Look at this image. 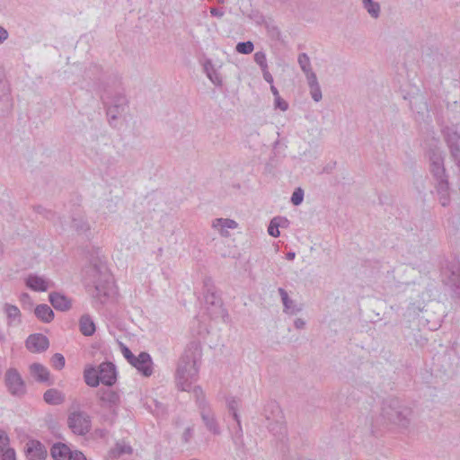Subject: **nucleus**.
<instances>
[{"label": "nucleus", "mask_w": 460, "mask_h": 460, "mask_svg": "<svg viewBox=\"0 0 460 460\" xmlns=\"http://www.w3.org/2000/svg\"><path fill=\"white\" fill-rule=\"evenodd\" d=\"M297 61L303 72H308L312 70L310 58L306 53H300L298 55Z\"/></svg>", "instance_id": "nucleus-39"}, {"label": "nucleus", "mask_w": 460, "mask_h": 460, "mask_svg": "<svg viewBox=\"0 0 460 460\" xmlns=\"http://www.w3.org/2000/svg\"><path fill=\"white\" fill-rule=\"evenodd\" d=\"M194 394H195V395L197 397V401L199 399V400L205 399L204 394H203V391H202L200 386H195L194 387Z\"/></svg>", "instance_id": "nucleus-59"}, {"label": "nucleus", "mask_w": 460, "mask_h": 460, "mask_svg": "<svg viewBox=\"0 0 460 460\" xmlns=\"http://www.w3.org/2000/svg\"><path fill=\"white\" fill-rule=\"evenodd\" d=\"M204 297L210 317H221L224 322H226L229 318V314L227 310L223 306V301L217 295L211 278H206L204 279Z\"/></svg>", "instance_id": "nucleus-4"}, {"label": "nucleus", "mask_w": 460, "mask_h": 460, "mask_svg": "<svg viewBox=\"0 0 460 460\" xmlns=\"http://www.w3.org/2000/svg\"><path fill=\"white\" fill-rule=\"evenodd\" d=\"M364 8L369 13V15L375 19L380 15V4L377 2H368L363 4Z\"/></svg>", "instance_id": "nucleus-37"}, {"label": "nucleus", "mask_w": 460, "mask_h": 460, "mask_svg": "<svg viewBox=\"0 0 460 460\" xmlns=\"http://www.w3.org/2000/svg\"><path fill=\"white\" fill-rule=\"evenodd\" d=\"M4 384L13 396L21 398L27 392L26 384L16 368L7 369L4 375Z\"/></svg>", "instance_id": "nucleus-9"}, {"label": "nucleus", "mask_w": 460, "mask_h": 460, "mask_svg": "<svg viewBox=\"0 0 460 460\" xmlns=\"http://www.w3.org/2000/svg\"><path fill=\"white\" fill-rule=\"evenodd\" d=\"M204 72L206 73L208 79L216 85L221 86L223 84L222 78L220 75L217 73L215 68L212 61L210 59H207L203 65Z\"/></svg>", "instance_id": "nucleus-28"}, {"label": "nucleus", "mask_w": 460, "mask_h": 460, "mask_svg": "<svg viewBox=\"0 0 460 460\" xmlns=\"http://www.w3.org/2000/svg\"><path fill=\"white\" fill-rule=\"evenodd\" d=\"M103 105L106 108V113L110 120H115L124 111L122 110L116 109L114 105L109 104L103 101Z\"/></svg>", "instance_id": "nucleus-38"}, {"label": "nucleus", "mask_w": 460, "mask_h": 460, "mask_svg": "<svg viewBox=\"0 0 460 460\" xmlns=\"http://www.w3.org/2000/svg\"><path fill=\"white\" fill-rule=\"evenodd\" d=\"M309 89H310V94H311L313 100L316 102H320L323 97L320 84L310 86Z\"/></svg>", "instance_id": "nucleus-47"}, {"label": "nucleus", "mask_w": 460, "mask_h": 460, "mask_svg": "<svg viewBox=\"0 0 460 460\" xmlns=\"http://www.w3.org/2000/svg\"><path fill=\"white\" fill-rule=\"evenodd\" d=\"M444 141L456 165L460 168V132L454 127H445L441 130Z\"/></svg>", "instance_id": "nucleus-7"}, {"label": "nucleus", "mask_w": 460, "mask_h": 460, "mask_svg": "<svg viewBox=\"0 0 460 460\" xmlns=\"http://www.w3.org/2000/svg\"><path fill=\"white\" fill-rule=\"evenodd\" d=\"M306 75V79H307V83H308V86H314V85H316V84H319L318 83V80H317V76L315 75L314 72H313V70H310L308 72H304Z\"/></svg>", "instance_id": "nucleus-50"}, {"label": "nucleus", "mask_w": 460, "mask_h": 460, "mask_svg": "<svg viewBox=\"0 0 460 460\" xmlns=\"http://www.w3.org/2000/svg\"><path fill=\"white\" fill-rule=\"evenodd\" d=\"M202 348L199 341H190L181 356L175 377L177 386L181 391H189L193 381H196L199 375L198 362L201 359Z\"/></svg>", "instance_id": "nucleus-2"}, {"label": "nucleus", "mask_w": 460, "mask_h": 460, "mask_svg": "<svg viewBox=\"0 0 460 460\" xmlns=\"http://www.w3.org/2000/svg\"><path fill=\"white\" fill-rule=\"evenodd\" d=\"M292 204L294 206L300 205L304 200V190L302 188L298 187L295 189L294 192L292 193L291 199H290Z\"/></svg>", "instance_id": "nucleus-42"}, {"label": "nucleus", "mask_w": 460, "mask_h": 460, "mask_svg": "<svg viewBox=\"0 0 460 460\" xmlns=\"http://www.w3.org/2000/svg\"><path fill=\"white\" fill-rule=\"evenodd\" d=\"M31 375L40 383L48 382L49 379V370L40 363H32L30 366Z\"/></svg>", "instance_id": "nucleus-25"}, {"label": "nucleus", "mask_w": 460, "mask_h": 460, "mask_svg": "<svg viewBox=\"0 0 460 460\" xmlns=\"http://www.w3.org/2000/svg\"><path fill=\"white\" fill-rule=\"evenodd\" d=\"M43 400L49 405H60L65 402V394L56 388H50L43 394Z\"/></svg>", "instance_id": "nucleus-23"}, {"label": "nucleus", "mask_w": 460, "mask_h": 460, "mask_svg": "<svg viewBox=\"0 0 460 460\" xmlns=\"http://www.w3.org/2000/svg\"><path fill=\"white\" fill-rule=\"evenodd\" d=\"M264 80L269 84H273V76L269 72L268 68L261 69Z\"/></svg>", "instance_id": "nucleus-57"}, {"label": "nucleus", "mask_w": 460, "mask_h": 460, "mask_svg": "<svg viewBox=\"0 0 460 460\" xmlns=\"http://www.w3.org/2000/svg\"><path fill=\"white\" fill-rule=\"evenodd\" d=\"M73 450L62 442L54 443L50 448V456L54 460H70Z\"/></svg>", "instance_id": "nucleus-20"}, {"label": "nucleus", "mask_w": 460, "mask_h": 460, "mask_svg": "<svg viewBox=\"0 0 460 460\" xmlns=\"http://www.w3.org/2000/svg\"><path fill=\"white\" fill-rule=\"evenodd\" d=\"M70 460H87V458L81 451L73 450Z\"/></svg>", "instance_id": "nucleus-55"}, {"label": "nucleus", "mask_w": 460, "mask_h": 460, "mask_svg": "<svg viewBox=\"0 0 460 460\" xmlns=\"http://www.w3.org/2000/svg\"><path fill=\"white\" fill-rule=\"evenodd\" d=\"M442 281L448 286L454 296L460 297V264L456 261L447 262L441 270Z\"/></svg>", "instance_id": "nucleus-5"}, {"label": "nucleus", "mask_w": 460, "mask_h": 460, "mask_svg": "<svg viewBox=\"0 0 460 460\" xmlns=\"http://www.w3.org/2000/svg\"><path fill=\"white\" fill-rule=\"evenodd\" d=\"M295 257H296V252H292V251L287 252V254H286V259L288 261H293L295 259Z\"/></svg>", "instance_id": "nucleus-62"}, {"label": "nucleus", "mask_w": 460, "mask_h": 460, "mask_svg": "<svg viewBox=\"0 0 460 460\" xmlns=\"http://www.w3.org/2000/svg\"><path fill=\"white\" fill-rule=\"evenodd\" d=\"M261 22L267 30L268 36L273 40H281V31L272 18L261 16Z\"/></svg>", "instance_id": "nucleus-24"}, {"label": "nucleus", "mask_w": 460, "mask_h": 460, "mask_svg": "<svg viewBox=\"0 0 460 460\" xmlns=\"http://www.w3.org/2000/svg\"><path fill=\"white\" fill-rule=\"evenodd\" d=\"M79 329L84 336H92L95 332V323L89 314H84L79 320Z\"/></svg>", "instance_id": "nucleus-27"}, {"label": "nucleus", "mask_w": 460, "mask_h": 460, "mask_svg": "<svg viewBox=\"0 0 460 460\" xmlns=\"http://www.w3.org/2000/svg\"><path fill=\"white\" fill-rule=\"evenodd\" d=\"M35 316L44 323H49L53 321L55 314L51 307L47 304L38 305L34 308Z\"/></svg>", "instance_id": "nucleus-21"}, {"label": "nucleus", "mask_w": 460, "mask_h": 460, "mask_svg": "<svg viewBox=\"0 0 460 460\" xmlns=\"http://www.w3.org/2000/svg\"><path fill=\"white\" fill-rule=\"evenodd\" d=\"M133 366L142 376H150L153 374V360L149 353L141 351L132 362Z\"/></svg>", "instance_id": "nucleus-14"}, {"label": "nucleus", "mask_w": 460, "mask_h": 460, "mask_svg": "<svg viewBox=\"0 0 460 460\" xmlns=\"http://www.w3.org/2000/svg\"><path fill=\"white\" fill-rule=\"evenodd\" d=\"M279 293L280 295L284 305V311L286 313L296 314L302 310L301 305H296L292 299H290L288 292L284 288H279Z\"/></svg>", "instance_id": "nucleus-22"}, {"label": "nucleus", "mask_w": 460, "mask_h": 460, "mask_svg": "<svg viewBox=\"0 0 460 460\" xmlns=\"http://www.w3.org/2000/svg\"><path fill=\"white\" fill-rule=\"evenodd\" d=\"M34 210L40 215H43L47 218H51L53 217V213L51 210H48L47 208H43L42 206L39 205L34 207Z\"/></svg>", "instance_id": "nucleus-52"}, {"label": "nucleus", "mask_w": 460, "mask_h": 460, "mask_svg": "<svg viewBox=\"0 0 460 460\" xmlns=\"http://www.w3.org/2000/svg\"><path fill=\"white\" fill-rule=\"evenodd\" d=\"M152 402L155 404V409H152L151 411L156 415L163 414L165 411V407L163 403L157 402L156 400H153Z\"/></svg>", "instance_id": "nucleus-53"}, {"label": "nucleus", "mask_w": 460, "mask_h": 460, "mask_svg": "<svg viewBox=\"0 0 460 460\" xmlns=\"http://www.w3.org/2000/svg\"><path fill=\"white\" fill-rule=\"evenodd\" d=\"M286 221V217H273L268 226V233L272 237H279L280 235L279 227L283 226L279 222Z\"/></svg>", "instance_id": "nucleus-30"}, {"label": "nucleus", "mask_w": 460, "mask_h": 460, "mask_svg": "<svg viewBox=\"0 0 460 460\" xmlns=\"http://www.w3.org/2000/svg\"><path fill=\"white\" fill-rule=\"evenodd\" d=\"M193 436V428L192 427H188L185 429L183 434H182V442L185 443V444H188L191 438Z\"/></svg>", "instance_id": "nucleus-54"}, {"label": "nucleus", "mask_w": 460, "mask_h": 460, "mask_svg": "<svg viewBox=\"0 0 460 460\" xmlns=\"http://www.w3.org/2000/svg\"><path fill=\"white\" fill-rule=\"evenodd\" d=\"M70 226L78 234H85L91 228L87 219L83 216L73 217Z\"/></svg>", "instance_id": "nucleus-29"}, {"label": "nucleus", "mask_w": 460, "mask_h": 460, "mask_svg": "<svg viewBox=\"0 0 460 460\" xmlns=\"http://www.w3.org/2000/svg\"><path fill=\"white\" fill-rule=\"evenodd\" d=\"M234 421L236 422V427L234 428V432L233 433V442L236 447H242L243 446V435L241 420L239 418L238 420Z\"/></svg>", "instance_id": "nucleus-35"}, {"label": "nucleus", "mask_w": 460, "mask_h": 460, "mask_svg": "<svg viewBox=\"0 0 460 460\" xmlns=\"http://www.w3.org/2000/svg\"><path fill=\"white\" fill-rule=\"evenodd\" d=\"M213 226H219L223 231L225 228L235 229L238 226V224L234 220L230 218H217L213 222Z\"/></svg>", "instance_id": "nucleus-34"}, {"label": "nucleus", "mask_w": 460, "mask_h": 460, "mask_svg": "<svg viewBox=\"0 0 460 460\" xmlns=\"http://www.w3.org/2000/svg\"><path fill=\"white\" fill-rule=\"evenodd\" d=\"M9 444L10 438L7 433L4 430L0 429V455L6 451V449L9 447Z\"/></svg>", "instance_id": "nucleus-43"}, {"label": "nucleus", "mask_w": 460, "mask_h": 460, "mask_svg": "<svg viewBox=\"0 0 460 460\" xmlns=\"http://www.w3.org/2000/svg\"><path fill=\"white\" fill-rule=\"evenodd\" d=\"M0 460H16L15 450L12 447H8L6 451L0 455Z\"/></svg>", "instance_id": "nucleus-49"}, {"label": "nucleus", "mask_w": 460, "mask_h": 460, "mask_svg": "<svg viewBox=\"0 0 460 460\" xmlns=\"http://www.w3.org/2000/svg\"><path fill=\"white\" fill-rule=\"evenodd\" d=\"M102 68L97 65V64H92L88 71L86 72V75H88L89 73H92L93 75V79L99 78L98 75H101Z\"/></svg>", "instance_id": "nucleus-51"}, {"label": "nucleus", "mask_w": 460, "mask_h": 460, "mask_svg": "<svg viewBox=\"0 0 460 460\" xmlns=\"http://www.w3.org/2000/svg\"><path fill=\"white\" fill-rule=\"evenodd\" d=\"M120 349H121V353L123 355V357L127 359V361L131 365L132 362L135 360V358L137 356H135L132 351L130 350V349L128 347H127L126 345L120 343Z\"/></svg>", "instance_id": "nucleus-45"}, {"label": "nucleus", "mask_w": 460, "mask_h": 460, "mask_svg": "<svg viewBox=\"0 0 460 460\" xmlns=\"http://www.w3.org/2000/svg\"><path fill=\"white\" fill-rule=\"evenodd\" d=\"M407 311L409 312V314H411V311H412L413 313H416V308L412 305L411 306H409L407 308Z\"/></svg>", "instance_id": "nucleus-64"}, {"label": "nucleus", "mask_w": 460, "mask_h": 460, "mask_svg": "<svg viewBox=\"0 0 460 460\" xmlns=\"http://www.w3.org/2000/svg\"><path fill=\"white\" fill-rule=\"evenodd\" d=\"M270 91L275 98L279 96V90L276 88V86L273 85V84H270Z\"/></svg>", "instance_id": "nucleus-61"}, {"label": "nucleus", "mask_w": 460, "mask_h": 460, "mask_svg": "<svg viewBox=\"0 0 460 460\" xmlns=\"http://www.w3.org/2000/svg\"><path fill=\"white\" fill-rule=\"evenodd\" d=\"M133 453V448L130 445H128L124 442L118 441L116 442L114 447H112L108 456L111 459H118L123 455H131Z\"/></svg>", "instance_id": "nucleus-26"}, {"label": "nucleus", "mask_w": 460, "mask_h": 460, "mask_svg": "<svg viewBox=\"0 0 460 460\" xmlns=\"http://www.w3.org/2000/svg\"><path fill=\"white\" fill-rule=\"evenodd\" d=\"M198 407L202 422L208 431L215 436H219L221 434V428L208 402L205 399H199Z\"/></svg>", "instance_id": "nucleus-8"}, {"label": "nucleus", "mask_w": 460, "mask_h": 460, "mask_svg": "<svg viewBox=\"0 0 460 460\" xmlns=\"http://www.w3.org/2000/svg\"><path fill=\"white\" fill-rule=\"evenodd\" d=\"M67 425L74 434L84 436L91 429V419L84 411H74L68 415Z\"/></svg>", "instance_id": "nucleus-11"}, {"label": "nucleus", "mask_w": 460, "mask_h": 460, "mask_svg": "<svg viewBox=\"0 0 460 460\" xmlns=\"http://www.w3.org/2000/svg\"><path fill=\"white\" fill-rule=\"evenodd\" d=\"M429 158L430 163L444 162V152L438 148H432L429 151Z\"/></svg>", "instance_id": "nucleus-40"}, {"label": "nucleus", "mask_w": 460, "mask_h": 460, "mask_svg": "<svg viewBox=\"0 0 460 460\" xmlns=\"http://www.w3.org/2000/svg\"><path fill=\"white\" fill-rule=\"evenodd\" d=\"M84 279L86 287L93 288V296L104 304L112 293L113 279L106 262L99 255L92 257L89 264L84 267Z\"/></svg>", "instance_id": "nucleus-1"}, {"label": "nucleus", "mask_w": 460, "mask_h": 460, "mask_svg": "<svg viewBox=\"0 0 460 460\" xmlns=\"http://www.w3.org/2000/svg\"><path fill=\"white\" fill-rule=\"evenodd\" d=\"M128 102L126 95L121 93H118L112 97L110 104L114 105L116 109L125 111L128 106Z\"/></svg>", "instance_id": "nucleus-32"}, {"label": "nucleus", "mask_w": 460, "mask_h": 460, "mask_svg": "<svg viewBox=\"0 0 460 460\" xmlns=\"http://www.w3.org/2000/svg\"><path fill=\"white\" fill-rule=\"evenodd\" d=\"M25 454L29 460H45L48 456L46 447L36 439H31L27 442Z\"/></svg>", "instance_id": "nucleus-13"}, {"label": "nucleus", "mask_w": 460, "mask_h": 460, "mask_svg": "<svg viewBox=\"0 0 460 460\" xmlns=\"http://www.w3.org/2000/svg\"><path fill=\"white\" fill-rule=\"evenodd\" d=\"M254 45L251 40L238 42L235 46L236 52L240 54H250L253 51Z\"/></svg>", "instance_id": "nucleus-36"}, {"label": "nucleus", "mask_w": 460, "mask_h": 460, "mask_svg": "<svg viewBox=\"0 0 460 460\" xmlns=\"http://www.w3.org/2000/svg\"><path fill=\"white\" fill-rule=\"evenodd\" d=\"M440 166H445L444 162L430 163V168H438Z\"/></svg>", "instance_id": "nucleus-63"}, {"label": "nucleus", "mask_w": 460, "mask_h": 460, "mask_svg": "<svg viewBox=\"0 0 460 460\" xmlns=\"http://www.w3.org/2000/svg\"><path fill=\"white\" fill-rule=\"evenodd\" d=\"M26 286L36 292L47 291L53 283L37 274H30L25 279Z\"/></svg>", "instance_id": "nucleus-17"}, {"label": "nucleus", "mask_w": 460, "mask_h": 460, "mask_svg": "<svg viewBox=\"0 0 460 460\" xmlns=\"http://www.w3.org/2000/svg\"><path fill=\"white\" fill-rule=\"evenodd\" d=\"M274 107L275 109H279L282 111H286L288 109V103L280 96H279L274 100Z\"/></svg>", "instance_id": "nucleus-48"}, {"label": "nucleus", "mask_w": 460, "mask_h": 460, "mask_svg": "<svg viewBox=\"0 0 460 460\" xmlns=\"http://www.w3.org/2000/svg\"><path fill=\"white\" fill-rule=\"evenodd\" d=\"M430 173L436 181V190L439 196V201L443 207L449 204V181L445 166L430 168Z\"/></svg>", "instance_id": "nucleus-6"}, {"label": "nucleus", "mask_w": 460, "mask_h": 460, "mask_svg": "<svg viewBox=\"0 0 460 460\" xmlns=\"http://www.w3.org/2000/svg\"><path fill=\"white\" fill-rule=\"evenodd\" d=\"M8 36V31L4 27L0 26V44L7 40Z\"/></svg>", "instance_id": "nucleus-58"}, {"label": "nucleus", "mask_w": 460, "mask_h": 460, "mask_svg": "<svg viewBox=\"0 0 460 460\" xmlns=\"http://www.w3.org/2000/svg\"><path fill=\"white\" fill-rule=\"evenodd\" d=\"M4 312L6 314V316L9 320V322L18 320V322H21V312L20 309L13 305L10 304H4Z\"/></svg>", "instance_id": "nucleus-31"}, {"label": "nucleus", "mask_w": 460, "mask_h": 460, "mask_svg": "<svg viewBox=\"0 0 460 460\" xmlns=\"http://www.w3.org/2000/svg\"><path fill=\"white\" fill-rule=\"evenodd\" d=\"M20 300L22 304L23 309L31 310L33 301L28 293H22L20 296Z\"/></svg>", "instance_id": "nucleus-46"}, {"label": "nucleus", "mask_w": 460, "mask_h": 460, "mask_svg": "<svg viewBox=\"0 0 460 460\" xmlns=\"http://www.w3.org/2000/svg\"><path fill=\"white\" fill-rule=\"evenodd\" d=\"M412 410L397 397H387L382 402L381 416L392 424L407 428L411 423Z\"/></svg>", "instance_id": "nucleus-3"}, {"label": "nucleus", "mask_w": 460, "mask_h": 460, "mask_svg": "<svg viewBox=\"0 0 460 460\" xmlns=\"http://www.w3.org/2000/svg\"><path fill=\"white\" fill-rule=\"evenodd\" d=\"M96 394L100 400V406L108 409L113 418H116L121 402L119 394L111 388H100Z\"/></svg>", "instance_id": "nucleus-10"}, {"label": "nucleus", "mask_w": 460, "mask_h": 460, "mask_svg": "<svg viewBox=\"0 0 460 460\" xmlns=\"http://www.w3.org/2000/svg\"><path fill=\"white\" fill-rule=\"evenodd\" d=\"M305 325V322L301 318H296L294 322V326L296 329H303Z\"/></svg>", "instance_id": "nucleus-60"}, {"label": "nucleus", "mask_w": 460, "mask_h": 460, "mask_svg": "<svg viewBox=\"0 0 460 460\" xmlns=\"http://www.w3.org/2000/svg\"><path fill=\"white\" fill-rule=\"evenodd\" d=\"M49 301L56 310L61 312L68 311L72 306L71 299L60 292L49 293Z\"/></svg>", "instance_id": "nucleus-18"}, {"label": "nucleus", "mask_w": 460, "mask_h": 460, "mask_svg": "<svg viewBox=\"0 0 460 460\" xmlns=\"http://www.w3.org/2000/svg\"><path fill=\"white\" fill-rule=\"evenodd\" d=\"M227 409L234 420H238V400L235 397L229 396L226 398Z\"/></svg>", "instance_id": "nucleus-33"}, {"label": "nucleus", "mask_w": 460, "mask_h": 460, "mask_svg": "<svg viewBox=\"0 0 460 460\" xmlns=\"http://www.w3.org/2000/svg\"><path fill=\"white\" fill-rule=\"evenodd\" d=\"M26 348L34 353H40L47 350L49 347V339L41 333L31 334L26 341Z\"/></svg>", "instance_id": "nucleus-15"}, {"label": "nucleus", "mask_w": 460, "mask_h": 460, "mask_svg": "<svg viewBox=\"0 0 460 460\" xmlns=\"http://www.w3.org/2000/svg\"><path fill=\"white\" fill-rule=\"evenodd\" d=\"M101 369L93 365L87 366L84 370V379L90 387H97L102 383Z\"/></svg>", "instance_id": "nucleus-19"}, {"label": "nucleus", "mask_w": 460, "mask_h": 460, "mask_svg": "<svg viewBox=\"0 0 460 460\" xmlns=\"http://www.w3.org/2000/svg\"><path fill=\"white\" fill-rule=\"evenodd\" d=\"M101 369L102 384L111 387L117 382L116 366L111 361H104L99 365Z\"/></svg>", "instance_id": "nucleus-16"}, {"label": "nucleus", "mask_w": 460, "mask_h": 460, "mask_svg": "<svg viewBox=\"0 0 460 460\" xmlns=\"http://www.w3.org/2000/svg\"><path fill=\"white\" fill-rule=\"evenodd\" d=\"M253 58L255 63L261 67V69L268 68L266 55L263 51H257Z\"/></svg>", "instance_id": "nucleus-44"}, {"label": "nucleus", "mask_w": 460, "mask_h": 460, "mask_svg": "<svg viewBox=\"0 0 460 460\" xmlns=\"http://www.w3.org/2000/svg\"><path fill=\"white\" fill-rule=\"evenodd\" d=\"M52 367L58 370H61L66 364L65 357L61 353H55L51 358Z\"/></svg>", "instance_id": "nucleus-41"}, {"label": "nucleus", "mask_w": 460, "mask_h": 460, "mask_svg": "<svg viewBox=\"0 0 460 460\" xmlns=\"http://www.w3.org/2000/svg\"><path fill=\"white\" fill-rule=\"evenodd\" d=\"M209 12L212 16L218 18L223 17L225 14L224 11L218 7H211Z\"/></svg>", "instance_id": "nucleus-56"}, {"label": "nucleus", "mask_w": 460, "mask_h": 460, "mask_svg": "<svg viewBox=\"0 0 460 460\" xmlns=\"http://www.w3.org/2000/svg\"><path fill=\"white\" fill-rule=\"evenodd\" d=\"M13 106V101L11 94V87L5 78V74L2 66H0V115H8Z\"/></svg>", "instance_id": "nucleus-12"}]
</instances>
